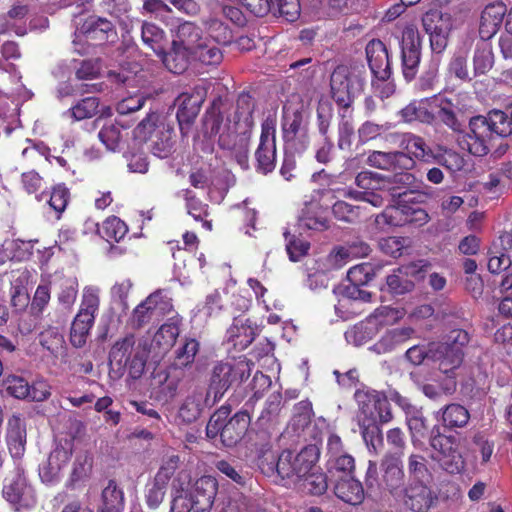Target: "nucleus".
<instances>
[{
    "instance_id": "nucleus-61",
    "label": "nucleus",
    "mask_w": 512,
    "mask_h": 512,
    "mask_svg": "<svg viewBox=\"0 0 512 512\" xmlns=\"http://www.w3.org/2000/svg\"><path fill=\"white\" fill-rule=\"evenodd\" d=\"M98 107L99 101L96 97H87L69 109L67 114L79 121L94 116Z\"/></svg>"
},
{
    "instance_id": "nucleus-56",
    "label": "nucleus",
    "mask_w": 512,
    "mask_h": 512,
    "mask_svg": "<svg viewBox=\"0 0 512 512\" xmlns=\"http://www.w3.org/2000/svg\"><path fill=\"white\" fill-rule=\"evenodd\" d=\"M78 280L75 277H70L61 283L60 291L57 299L59 304L67 310H71L78 294Z\"/></svg>"
},
{
    "instance_id": "nucleus-58",
    "label": "nucleus",
    "mask_w": 512,
    "mask_h": 512,
    "mask_svg": "<svg viewBox=\"0 0 512 512\" xmlns=\"http://www.w3.org/2000/svg\"><path fill=\"white\" fill-rule=\"evenodd\" d=\"M133 283L130 279L117 281L110 289L111 301L117 305L122 312H126L129 308L128 296L132 289Z\"/></svg>"
},
{
    "instance_id": "nucleus-16",
    "label": "nucleus",
    "mask_w": 512,
    "mask_h": 512,
    "mask_svg": "<svg viewBox=\"0 0 512 512\" xmlns=\"http://www.w3.org/2000/svg\"><path fill=\"white\" fill-rule=\"evenodd\" d=\"M205 96L206 90L198 86L194 88L192 93H182L177 98L178 110L176 117L183 136L187 135L191 124L197 117Z\"/></svg>"
},
{
    "instance_id": "nucleus-12",
    "label": "nucleus",
    "mask_w": 512,
    "mask_h": 512,
    "mask_svg": "<svg viewBox=\"0 0 512 512\" xmlns=\"http://www.w3.org/2000/svg\"><path fill=\"white\" fill-rule=\"evenodd\" d=\"M355 183L360 190L348 189L345 194L355 200L364 201L374 207L383 205V197L377 193L387 186L386 177L371 171H362L356 178Z\"/></svg>"
},
{
    "instance_id": "nucleus-15",
    "label": "nucleus",
    "mask_w": 512,
    "mask_h": 512,
    "mask_svg": "<svg viewBox=\"0 0 512 512\" xmlns=\"http://www.w3.org/2000/svg\"><path fill=\"white\" fill-rule=\"evenodd\" d=\"M74 449L72 438L60 439L49 454L46 462L39 468V476L45 483H53L58 478L62 469L68 464Z\"/></svg>"
},
{
    "instance_id": "nucleus-49",
    "label": "nucleus",
    "mask_w": 512,
    "mask_h": 512,
    "mask_svg": "<svg viewBox=\"0 0 512 512\" xmlns=\"http://www.w3.org/2000/svg\"><path fill=\"white\" fill-rule=\"evenodd\" d=\"M193 59L205 65H218L222 62L223 54L218 44L204 39L194 50H192Z\"/></svg>"
},
{
    "instance_id": "nucleus-53",
    "label": "nucleus",
    "mask_w": 512,
    "mask_h": 512,
    "mask_svg": "<svg viewBox=\"0 0 512 512\" xmlns=\"http://www.w3.org/2000/svg\"><path fill=\"white\" fill-rule=\"evenodd\" d=\"M128 227L116 216L108 217L102 224L100 236L106 241H121L127 234Z\"/></svg>"
},
{
    "instance_id": "nucleus-45",
    "label": "nucleus",
    "mask_w": 512,
    "mask_h": 512,
    "mask_svg": "<svg viewBox=\"0 0 512 512\" xmlns=\"http://www.w3.org/2000/svg\"><path fill=\"white\" fill-rule=\"evenodd\" d=\"M378 333V328L375 327L374 323L368 317L365 321H362L345 332V339L348 343L354 346H361L371 339H373Z\"/></svg>"
},
{
    "instance_id": "nucleus-8",
    "label": "nucleus",
    "mask_w": 512,
    "mask_h": 512,
    "mask_svg": "<svg viewBox=\"0 0 512 512\" xmlns=\"http://www.w3.org/2000/svg\"><path fill=\"white\" fill-rule=\"evenodd\" d=\"M156 122V115L148 116L136 127L135 135L143 141H150L152 154L160 159H165L173 152L172 130L163 123L157 124Z\"/></svg>"
},
{
    "instance_id": "nucleus-55",
    "label": "nucleus",
    "mask_w": 512,
    "mask_h": 512,
    "mask_svg": "<svg viewBox=\"0 0 512 512\" xmlns=\"http://www.w3.org/2000/svg\"><path fill=\"white\" fill-rule=\"evenodd\" d=\"M271 11L278 12L288 22L296 21L301 12L299 0H271Z\"/></svg>"
},
{
    "instance_id": "nucleus-6",
    "label": "nucleus",
    "mask_w": 512,
    "mask_h": 512,
    "mask_svg": "<svg viewBox=\"0 0 512 512\" xmlns=\"http://www.w3.org/2000/svg\"><path fill=\"white\" fill-rule=\"evenodd\" d=\"M431 458L450 474H458L464 470L465 462L458 450L454 436L440 433L439 427H433L430 436Z\"/></svg>"
},
{
    "instance_id": "nucleus-50",
    "label": "nucleus",
    "mask_w": 512,
    "mask_h": 512,
    "mask_svg": "<svg viewBox=\"0 0 512 512\" xmlns=\"http://www.w3.org/2000/svg\"><path fill=\"white\" fill-rule=\"evenodd\" d=\"M124 507L123 492L114 481H109L102 491V512H121Z\"/></svg>"
},
{
    "instance_id": "nucleus-42",
    "label": "nucleus",
    "mask_w": 512,
    "mask_h": 512,
    "mask_svg": "<svg viewBox=\"0 0 512 512\" xmlns=\"http://www.w3.org/2000/svg\"><path fill=\"white\" fill-rule=\"evenodd\" d=\"M143 43L150 48L157 56L163 54L167 40L165 32L153 23L144 22L141 28Z\"/></svg>"
},
{
    "instance_id": "nucleus-17",
    "label": "nucleus",
    "mask_w": 512,
    "mask_h": 512,
    "mask_svg": "<svg viewBox=\"0 0 512 512\" xmlns=\"http://www.w3.org/2000/svg\"><path fill=\"white\" fill-rule=\"evenodd\" d=\"M3 496L12 504L29 505L34 501L33 489L26 482L21 463H16L14 475L6 478Z\"/></svg>"
},
{
    "instance_id": "nucleus-54",
    "label": "nucleus",
    "mask_w": 512,
    "mask_h": 512,
    "mask_svg": "<svg viewBox=\"0 0 512 512\" xmlns=\"http://www.w3.org/2000/svg\"><path fill=\"white\" fill-rule=\"evenodd\" d=\"M494 56L492 48L487 43L478 45L473 56V65L475 75L486 74L493 66Z\"/></svg>"
},
{
    "instance_id": "nucleus-24",
    "label": "nucleus",
    "mask_w": 512,
    "mask_h": 512,
    "mask_svg": "<svg viewBox=\"0 0 512 512\" xmlns=\"http://www.w3.org/2000/svg\"><path fill=\"white\" fill-rule=\"evenodd\" d=\"M79 33L87 41H94L96 44H102L105 41H114L117 34L110 21L104 18L90 16L79 29Z\"/></svg>"
},
{
    "instance_id": "nucleus-40",
    "label": "nucleus",
    "mask_w": 512,
    "mask_h": 512,
    "mask_svg": "<svg viewBox=\"0 0 512 512\" xmlns=\"http://www.w3.org/2000/svg\"><path fill=\"white\" fill-rule=\"evenodd\" d=\"M420 269L417 264L412 263L398 269V273L391 274L387 277V286L394 294H404L411 291L414 287L413 281L407 276H416Z\"/></svg>"
},
{
    "instance_id": "nucleus-30",
    "label": "nucleus",
    "mask_w": 512,
    "mask_h": 512,
    "mask_svg": "<svg viewBox=\"0 0 512 512\" xmlns=\"http://www.w3.org/2000/svg\"><path fill=\"white\" fill-rule=\"evenodd\" d=\"M250 425V416L245 411L236 413L221 429L222 443L227 447L236 445L245 435Z\"/></svg>"
},
{
    "instance_id": "nucleus-38",
    "label": "nucleus",
    "mask_w": 512,
    "mask_h": 512,
    "mask_svg": "<svg viewBox=\"0 0 512 512\" xmlns=\"http://www.w3.org/2000/svg\"><path fill=\"white\" fill-rule=\"evenodd\" d=\"M335 495L342 501L357 505L364 499V489L360 481L353 477H345L337 481Z\"/></svg>"
},
{
    "instance_id": "nucleus-41",
    "label": "nucleus",
    "mask_w": 512,
    "mask_h": 512,
    "mask_svg": "<svg viewBox=\"0 0 512 512\" xmlns=\"http://www.w3.org/2000/svg\"><path fill=\"white\" fill-rule=\"evenodd\" d=\"M295 488L311 495H321L327 488V477L320 471V468L314 464V469H311L304 477H302L295 485Z\"/></svg>"
},
{
    "instance_id": "nucleus-44",
    "label": "nucleus",
    "mask_w": 512,
    "mask_h": 512,
    "mask_svg": "<svg viewBox=\"0 0 512 512\" xmlns=\"http://www.w3.org/2000/svg\"><path fill=\"white\" fill-rule=\"evenodd\" d=\"M432 161L443 166L451 173L461 171L466 164L465 158L461 153L443 146L438 147L433 153Z\"/></svg>"
},
{
    "instance_id": "nucleus-35",
    "label": "nucleus",
    "mask_w": 512,
    "mask_h": 512,
    "mask_svg": "<svg viewBox=\"0 0 512 512\" xmlns=\"http://www.w3.org/2000/svg\"><path fill=\"white\" fill-rule=\"evenodd\" d=\"M360 286L359 284L349 282L348 284L340 285L334 289V293L338 298V303L335 305L337 313L347 309L351 301L364 303L371 301V293L361 289Z\"/></svg>"
},
{
    "instance_id": "nucleus-14",
    "label": "nucleus",
    "mask_w": 512,
    "mask_h": 512,
    "mask_svg": "<svg viewBox=\"0 0 512 512\" xmlns=\"http://www.w3.org/2000/svg\"><path fill=\"white\" fill-rule=\"evenodd\" d=\"M180 458L178 455L169 456L161 465L154 479L147 484L145 502L150 509H157L166 494L167 485L174 475Z\"/></svg>"
},
{
    "instance_id": "nucleus-23",
    "label": "nucleus",
    "mask_w": 512,
    "mask_h": 512,
    "mask_svg": "<svg viewBox=\"0 0 512 512\" xmlns=\"http://www.w3.org/2000/svg\"><path fill=\"white\" fill-rule=\"evenodd\" d=\"M367 163L374 168L392 171H396L397 169L411 170L415 167V162L401 151H373L369 154Z\"/></svg>"
},
{
    "instance_id": "nucleus-33",
    "label": "nucleus",
    "mask_w": 512,
    "mask_h": 512,
    "mask_svg": "<svg viewBox=\"0 0 512 512\" xmlns=\"http://www.w3.org/2000/svg\"><path fill=\"white\" fill-rule=\"evenodd\" d=\"M506 12L507 7L502 2H496L485 7L480 21V32L483 36L490 37L498 31Z\"/></svg>"
},
{
    "instance_id": "nucleus-20",
    "label": "nucleus",
    "mask_w": 512,
    "mask_h": 512,
    "mask_svg": "<svg viewBox=\"0 0 512 512\" xmlns=\"http://www.w3.org/2000/svg\"><path fill=\"white\" fill-rule=\"evenodd\" d=\"M438 10L427 12L423 19V27L430 36V46L433 55H440L447 46L448 26Z\"/></svg>"
},
{
    "instance_id": "nucleus-60",
    "label": "nucleus",
    "mask_w": 512,
    "mask_h": 512,
    "mask_svg": "<svg viewBox=\"0 0 512 512\" xmlns=\"http://www.w3.org/2000/svg\"><path fill=\"white\" fill-rule=\"evenodd\" d=\"M23 242L18 239H6L0 246V265L9 260H22L26 252L22 248Z\"/></svg>"
},
{
    "instance_id": "nucleus-37",
    "label": "nucleus",
    "mask_w": 512,
    "mask_h": 512,
    "mask_svg": "<svg viewBox=\"0 0 512 512\" xmlns=\"http://www.w3.org/2000/svg\"><path fill=\"white\" fill-rule=\"evenodd\" d=\"M165 67L172 73L181 74L183 73L189 64L192 57V52L187 50L177 43L172 42V48L169 52H166V48L163 50L162 55H158Z\"/></svg>"
},
{
    "instance_id": "nucleus-1",
    "label": "nucleus",
    "mask_w": 512,
    "mask_h": 512,
    "mask_svg": "<svg viewBox=\"0 0 512 512\" xmlns=\"http://www.w3.org/2000/svg\"><path fill=\"white\" fill-rule=\"evenodd\" d=\"M147 340L136 341L133 335H127L114 343L109 352V364L112 372L122 376L126 371L133 379L144 372L148 358Z\"/></svg>"
},
{
    "instance_id": "nucleus-57",
    "label": "nucleus",
    "mask_w": 512,
    "mask_h": 512,
    "mask_svg": "<svg viewBox=\"0 0 512 512\" xmlns=\"http://www.w3.org/2000/svg\"><path fill=\"white\" fill-rule=\"evenodd\" d=\"M375 222L380 228H384V226H402L407 222L405 207H387L381 214L376 216Z\"/></svg>"
},
{
    "instance_id": "nucleus-52",
    "label": "nucleus",
    "mask_w": 512,
    "mask_h": 512,
    "mask_svg": "<svg viewBox=\"0 0 512 512\" xmlns=\"http://www.w3.org/2000/svg\"><path fill=\"white\" fill-rule=\"evenodd\" d=\"M203 395L201 393H193L189 395L181 404L178 417L184 423L195 421L202 410Z\"/></svg>"
},
{
    "instance_id": "nucleus-28",
    "label": "nucleus",
    "mask_w": 512,
    "mask_h": 512,
    "mask_svg": "<svg viewBox=\"0 0 512 512\" xmlns=\"http://www.w3.org/2000/svg\"><path fill=\"white\" fill-rule=\"evenodd\" d=\"M10 283L11 304L16 310H23L29 303L27 285L30 272L26 268H19L6 275Z\"/></svg>"
},
{
    "instance_id": "nucleus-32",
    "label": "nucleus",
    "mask_w": 512,
    "mask_h": 512,
    "mask_svg": "<svg viewBox=\"0 0 512 512\" xmlns=\"http://www.w3.org/2000/svg\"><path fill=\"white\" fill-rule=\"evenodd\" d=\"M400 146L405 150V154L415 162L419 160L424 163H430L433 157V151L427 145L426 141L415 134L405 133L401 136Z\"/></svg>"
},
{
    "instance_id": "nucleus-64",
    "label": "nucleus",
    "mask_w": 512,
    "mask_h": 512,
    "mask_svg": "<svg viewBox=\"0 0 512 512\" xmlns=\"http://www.w3.org/2000/svg\"><path fill=\"white\" fill-rule=\"evenodd\" d=\"M41 346L52 355L57 356L64 347V337L54 329L45 330L40 334Z\"/></svg>"
},
{
    "instance_id": "nucleus-11",
    "label": "nucleus",
    "mask_w": 512,
    "mask_h": 512,
    "mask_svg": "<svg viewBox=\"0 0 512 512\" xmlns=\"http://www.w3.org/2000/svg\"><path fill=\"white\" fill-rule=\"evenodd\" d=\"M173 310L172 298L167 290L159 289L151 293L133 310L132 323L141 327L151 321H157Z\"/></svg>"
},
{
    "instance_id": "nucleus-59",
    "label": "nucleus",
    "mask_w": 512,
    "mask_h": 512,
    "mask_svg": "<svg viewBox=\"0 0 512 512\" xmlns=\"http://www.w3.org/2000/svg\"><path fill=\"white\" fill-rule=\"evenodd\" d=\"M98 137L107 150L114 152L121 141V127L117 123H107L99 131Z\"/></svg>"
},
{
    "instance_id": "nucleus-29",
    "label": "nucleus",
    "mask_w": 512,
    "mask_h": 512,
    "mask_svg": "<svg viewBox=\"0 0 512 512\" xmlns=\"http://www.w3.org/2000/svg\"><path fill=\"white\" fill-rule=\"evenodd\" d=\"M414 334L415 329L410 326L388 329L370 350L377 354L392 352L412 339Z\"/></svg>"
},
{
    "instance_id": "nucleus-46",
    "label": "nucleus",
    "mask_w": 512,
    "mask_h": 512,
    "mask_svg": "<svg viewBox=\"0 0 512 512\" xmlns=\"http://www.w3.org/2000/svg\"><path fill=\"white\" fill-rule=\"evenodd\" d=\"M178 321L171 319L170 321L161 325V327L154 334L152 345L157 347L160 352L168 351L175 343L179 335Z\"/></svg>"
},
{
    "instance_id": "nucleus-51",
    "label": "nucleus",
    "mask_w": 512,
    "mask_h": 512,
    "mask_svg": "<svg viewBox=\"0 0 512 512\" xmlns=\"http://www.w3.org/2000/svg\"><path fill=\"white\" fill-rule=\"evenodd\" d=\"M405 316L403 308H395L391 306H381L377 308L370 316V320L374 323L375 327L379 329L381 326L394 325Z\"/></svg>"
},
{
    "instance_id": "nucleus-2",
    "label": "nucleus",
    "mask_w": 512,
    "mask_h": 512,
    "mask_svg": "<svg viewBox=\"0 0 512 512\" xmlns=\"http://www.w3.org/2000/svg\"><path fill=\"white\" fill-rule=\"evenodd\" d=\"M101 289L96 285L84 286L80 304L70 329V342L75 348H82L94 326L100 307Z\"/></svg>"
},
{
    "instance_id": "nucleus-43",
    "label": "nucleus",
    "mask_w": 512,
    "mask_h": 512,
    "mask_svg": "<svg viewBox=\"0 0 512 512\" xmlns=\"http://www.w3.org/2000/svg\"><path fill=\"white\" fill-rule=\"evenodd\" d=\"M203 40L199 27L192 22H183L177 28L176 39L173 40V43L192 52Z\"/></svg>"
},
{
    "instance_id": "nucleus-22",
    "label": "nucleus",
    "mask_w": 512,
    "mask_h": 512,
    "mask_svg": "<svg viewBox=\"0 0 512 512\" xmlns=\"http://www.w3.org/2000/svg\"><path fill=\"white\" fill-rule=\"evenodd\" d=\"M366 57L371 72L382 81L389 78L390 61L385 44L378 40L373 39L366 45Z\"/></svg>"
},
{
    "instance_id": "nucleus-25",
    "label": "nucleus",
    "mask_w": 512,
    "mask_h": 512,
    "mask_svg": "<svg viewBox=\"0 0 512 512\" xmlns=\"http://www.w3.org/2000/svg\"><path fill=\"white\" fill-rule=\"evenodd\" d=\"M431 362L438 363V368L444 374L453 373L463 361V351L459 347L447 344L431 343Z\"/></svg>"
},
{
    "instance_id": "nucleus-36",
    "label": "nucleus",
    "mask_w": 512,
    "mask_h": 512,
    "mask_svg": "<svg viewBox=\"0 0 512 512\" xmlns=\"http://www.w3.org/2000/svg\"><path fill=\"white\" fill-rule=\"evenodd\" d=\"M400 497H403L405 506L413 512H427L432 503L430 491L422 483L403 489Z\"/></svg>"
},
{
    "instance_id": "nucleus-39",
    "label": "nucleus",
    "mask_w": 512,
    "mask_h": 512,
    "mask_svg": "<svg viewBox=\"0 0 512 512\" xmlns=\"http://www.w3.org/2000/svg\"><path fill=\"white\" fill-rule=\"evenodd\" d=\"M437 414L441 417L442 425L450 430L465 427L470 419L467 408L458 403L446 405Z\"/></svg>"
},
{
    "instance_id": "nucleus-10",
    "label": "nucleus",
    "mask_w": 512,
    "mask_h": 512,
    "mask_svg": "<svg viewBox=\"0 0 512 512\" xmlns=\"http://www.w3.org/2000/svg\"><path fill=\"white\" fill-rule=\"evenodd\" d=\"M364 79L346 66H338L331 75L330 87L333 99L341 106L348 107L360 94Z\"/></svg>"
},
{
    "instance_id": "nucleus-13",
    "label": "nucleus",
    "mask_w": 512,
    "mask_h": 512,
    "mask_svg": "<svg viewBox=\"0 0 512 512\" xmlns=\"http://www.w3.org/2000/svg\"><path fill=\"white\" fill-rule=\"evenodd\" d=\"M282 130L284 141L291 149L302 152L307 148V123L300 111L284 107Z\"/></svg>"
},
{
    "instance_id": "nucleus-3",
    "label": "nucleus",
    "mask_w": 512,
    "mask_h": 512,
    "mask_svg": "<svg viewBox=\"0 0 512 512\" xmlns=\"http://www.w3.org/2000/svg\"><path fill=\"white\" fill-rule=\"evenodd\" d=\"M252 363L246 357H239L216 363L211 372L210 392L220 399L229 388L240 385L248 379Z\"/></svg>"
},
{
    "instance_id": "nucleus-27",
    "label": "nucleus",
    "mask_w": 512,
    "mask_h": 512,
    "mask_svg": "<svg viewBox=\"0 0 512 512\" xmlns=\"http://www.w3.org/2000/svg\"><path fill=\"white\" fill-rule=\"evenodd\" d=\"M218 484L214 477L203 476L190 487L196 512H210L217 494Z\"/></svg>"
},
{
    "instance_id": "nucleus-5",
    "label": "nucleus",
    "mask_w": 512,
    "mask_h": 512,
    "mask_svg": "<svg viewBox=\"0 0 512 512\" xmlns=\"http://www.w3.org/2000/svg\"><path fill=\"white\" fill-rule=\"evenodd\" d=\"M318 461V453L315 447L309 446L302 449L299 453L294 454L291 451H283L276 463V471L278 475L287 480L288 485L299 483Z\"/></svg>"
},
{
    "instance_id": "nucleus-19",
    "label": "nucleus",
    "mask_w": 512,
    "mask_h": 512,
    "mask_svg": "<svg viewBox=\"0 0 512 512\" xmlns=\"http://www.w3.org/2000/svg\"><path fill=\"white\" fill-rule=\"evenodd\" d=\"M382 486L393 495L400 497L403 492L404 471L401 453H387L381 461Z\"/></svg>"
},
{
    "instance_id": "nucleus-21",
    "label": "nucleus",
    "mask_w": 512,
    "mask_h": 512,
    "mask_svg": "<svg viewBox=\"0 0 512 512\" xmlns=\"http://www.w3.org/2000/svg\"><path fill=\"white\" fill-rule=\"evenodd\" d=\"M26 425L17 415H13L7 422L6 445L10 456L16 463H20L26 450Z\"/></svg>"
},
{
    "instance_id": "nucleus-31",
    "label": "nucleus",
    "mask_w": 512,
    "mask_h": 512,
    "mask_svg": "<svg viewBox=\"0 0 512 512\" xmlns=\"http://www.w3.org/2000/svg\"><path fill=\"white\" fill-rule=\"evenodd\" d=\"M256 328L252 327L248 319L235 317L233 324L226 333L227 341L239 351L246 349L254 340Z\"/></svg>"
},
{
    "instance_id": "nucleus-47",
    "label": "nucleus",
    "mask_w": 512,
    "mask_h": 512,
    "mask_svg": "<svg viewBox=\"0 0 512 512\" xmlns=\"http://www.w3.org/2000/svg\"><path fill=\"white\" fill-rule=\"evenodd\" d=\"M299 225L309 230L323 231L328 228V221L318 204L313 203L302 210Z\"/></svg>"
},
{
    "instance_id": "nucleus-4",
    "label": "nucleus",
    "mask_w": 512,
    "mask_h": 512,
    "mask_svg": "<svg viewBox=\"0 0 512 512\" xmlns=\"http://www.w3.org/2000/svg\"><path fill=\"white\" fill-rule=\"evenodd\" d=\"M218 136V144L222 149H230V142L237 138L230 132V122L216 108L207 111L203 119L202 138L200 135L194 139V149L206 154L214 151V139Z\"/></svg>"
},
{
    "instance_id": "nucleus-62",
    "label": "nucleus",
    "mask_w": 512,
    "mask_h": 512,
    "mask_svg": "<svg viewBox=\"0 0 512 512\" xmlns=\"http://www.w3.org/2000/svg\"><path fill=\"white\" fill-rule=\"evenodd\" d=\"M387 184L395 183L407 188L411 192H422L426 185L422 180L418 179L414 174L406 171L396 172L391 178H386Z\"/></svg>"
},
{
    "instance_id": "nucleus-34",
    "label": "nucleus",
    "mask_w": 512,
    "mask_h": 512,
    "mask_svg": "<svg viewBox=\"0 0 512 512\" xmlns=\"http://www.w3.org/2000/svg\"><path fill=\"white\" fill-rule=\"evenodd\" d=\"M432 102L433 100L429 98L413 100L401 109L398 114L401 120L405 123H412L415 121L431 123L434 119V115L430 111Z\"/></svg>"
},
{
    "instance_id": "nucleus-63",
    "label": "nucleus",
    "mask_w": 512,
    "mask_h": 512,
    "mask_svg": "<svg viewBox=\"0 0 512 512\" xmlns=\"http://www.w3.org/2000/svg\"><path fill=\"white\" fill-rule=\"evenodd\" d=\"M4 390L17 399H27L29 383L21 376L10 375L3 381Z\"/></svg>"
},
{
    "instance_id": "nucleus-18",
    "label": "nucleus",
    "mask_w": 512,
    "mask_h": 512,
    "mask_svg": "<svg viewBox=\"0 0 512 512\" xmlns=\"http://www.w3.org/2000/svg\"><path fill=\"white\" fill-rule=\"evenodd\" d=\"M258 168L263 173L271 172L275 167L276 145L275 125L273 121L265 120L261 126L260 143L255 153Z\"/></svg>"
},
{
    "instance_id": "nucleus-7",
    "label": "nucleus",
    "mask_w": 512,
    "mask_h": 512,
    "mask_svg": "<svg viewBox=\"0 0 512 512\" xmlns=\"http://www.w3.org/2000/svg\"><path fill=\"white\" fill-rule=\"evenodd\" d=\"M355 400L359 407V425L387 423L392 419L387 397L375 390H358Z\"/></svg>"
},
{
    "instance_id": "nucleus-48",
    "label": "nucleus",
    "mask_w": 512,
    "mask_h": 512,
    "mask_svg": "<svg viewBox=\"0 0 512 512\" xmlns=\"http://www.w3.org/2000/svg\"><path fill=\"white\" fill-rule=\"evenodd\" d=\"M485 122L489 128L491 137L497 135L507 137L512 133V115L509 117L501 110H492L487 116H484Z\"/></svg>"
},
{
    "instance_id": "nucleus-9",
    "label": "nucleus",
    "mask_w": 512,
    "mask_h": 512,
    "mask_svg": "<svg viewBox=\"0 0 512 512\" xmlns=\"http://www.w3.org/2000/svg\"><path fill=\"white\" fill-rule=\"evenodd\" d=\"M492 137L485 122L484 116L472 117L468 127L461 129L456 136V142L463 150L470 154L482 157L489 153Z\"/></svg>"
},
{
    "instance_id": "nucleus-26",
    "label": "nucleus",
    "mask_w": 512,
    "mask_h": 512,
    "mask_svg": "<svg viewBox=\"0 0 512 512\" xmlns=\"http://www.w3.org/2000/svg\"><path fill=\"white\" fill-rule=\"evenodd\" d=\"M172 512H196V504L190 491L189 476L180 472L172 485Z\"/></svg>"
}]
</instances>
